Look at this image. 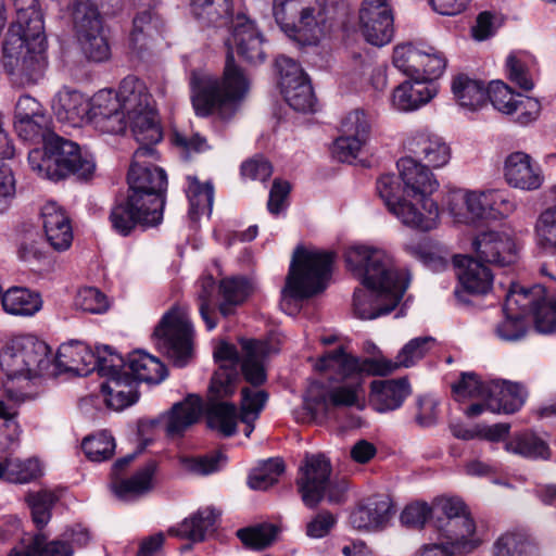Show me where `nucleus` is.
Here are the masks:
<instances>
[{
	"label": "nucleus",
	"mask_w": 556,
	"mask_h": 556,
	"mask_svg": "<svg viewBox=\"0 0 556 556\" xmlns=\"http://www.w3.org/2000/svg\"><path fill=\"white\" fill-rule=\"evenodd\" d=\"M224 15L214 12L216 23H207L215 27L229 26L230 37L227 39L228 53L223 80L206 72L193 71L190 76L191 101L195 114L206 117L217 114L222 119L231 118L238 103L249 90V80L243 70L235 62L232 50L251 64L263 63L266 59L265 39L253 21L244 14L232 16L229 3L223 7Z\"/></svg>",
	"instance_id": "f257e3e1"
},
{
	"label": "nucleus",
	"mask_w": 556,
	"mask_h": 556,
	"mask_svg": "<svg viewBox=\"0 0 556 556\" xmlns=\"http://www.w3.org/2000/svg\"><path fill=\"white\" fill-rule=\"evenodd\" d=\"M344 260L348 269L364 286L354 291L355 315L361 319H374L391 313L409 281L404 273L394 268L392 258L379 248L354 244L345 250Z\"/></svg>",
	"instance_id": "f03ea898"
},
{
	"label": "nucleus",
	"mask_w": 556,
	"mask_h": 556,
	"mask_svg": "<svg viewBox=\"0 0 556 556\" xmlns=\"http://www.w3.org/2000/svg\"><path fill=\"white\" fill-rule=\"evenodd\" d=\"M92 115L96 127L102 132L122 134L129 126L138 148L155 150L154 146L162 140L151 96L146 85L135 76L125 77L116 93L108 90L98 92Z\"/></svg>",
	"instance_id": "7ed1b4c3"
},
{
	"label": "nucleus",
	"mask_w": 556,
	"mask_h": 556,
	"mask_svg": "<svg viewBox=\"0 0 556 556\" xmlns=\"http://www.w3.org/2000/svg\"><path fill=\"white\" fill-rule=\"evenodd\" d=\"M52 353L50 346L34 334H18L9 339L0 350V368L8 381L0 389V419L8 427H16V407L27 395L15 391L11 382L29 381L41 377H52Z\"/></svg>",
	"instance_id": "20e7f679"
},
{
	"label": "nucleus",
	"mask_w": 556,
	"mask_h": 556,
	"mask_svg": "<svg viewBox=\"0 0 556 556\" xmlns=\"http://www.w3.org/2000/svg\"><path fill=\"white\" fill-rule=\"evenodd\" d=\"M43 149L28 153L30 168L41 178L60 180L68 175L89 178L96 168L92 156L83 154L77 143L50 131L42 140Z\"/></svg>",
	"instance_id": "39448f33"
},
{
	"label": "nucleus",
	"mask_w": 556,
	"mask_h": 556,
	"mask_svg": "<svg viewBox=\"0 0 556 556\" xmlns=\"http://www.w3.org/2000/svg\"><path fill=\"white\" fill-rule=\"evenodd\" d=\"M434 339L432 337H418L412 339L399 352L394 362L386 358H357L345 353L343 348L326 353L317 363L320 370L331 369L343 377L366 372L372 376H386L400 367H410L425 357Z\"/></svg>",
	"instance_id": "423d86ee"
},
{
	"label": "nucleus",
	"mask_w": 556,
	"mask_h": 556,
	"mask_svg": "<svg viewBox=\"0 0 556 556\" xmlns=\"http://www.w3.org/2000/svg\"><path fill=\"white\" fill-rule=\"evenodd\" d=\"M3 67L11 83L17 87L38 84L47 68L46 36L7 35L3 43Z\"/></svg>",
	"instance_id": "0eeeda50"
},
{
	"label": "nucleus",
	"mask_w": 556,
	"mask_h": 556,
	"mask_svg": "<svg viewBox=\"0 0 556 556\" xmlns=\"http://www.w3.org/2000/svg\"><path fill=\"white\" fill-rule=\"evenodd\" d=\"M334 254L298 247L292 255L283 294L304 300L321 292L330 277Z\"/></svg>",
	"instance_id": "6e6552de"
},
{
	"label": "nucleus",
	"mask_w": 556,
	"mask_h": 556,
	"mask_svg": "<svg viewBox=\"0 0 556 556\" xmlns=\"http://www.w3.org/2000/svg\"><path fill=\"white\" fill-rule=\"evenodd\" d=\"M156 159V150L138 148L132 156L127 180L128 194L132 201H141L150 207L153 219L163 218L164 194L167 176L163 168L146 163L144 159Z\"/></svg>",
	"instance_id": "1a4fd4ad"
},
{
	"label": "nucleus",
	"mask_w": 556,
	"mask_h": 556,
	"mask_svg": "<svg viewBox=\"0 0 556 556\" xmlns=\"http://www.w3.org/2000/svg\"><path fill=\"white\" fill-rule=\"evenodd\" d=\"M546 294L541 285L525 288L511 283L503 307L504 319L496 326L497 337L504 341H519L525 338L528 326L526 316L532 314L536 327V312L545 311Z\"/></svg>",
	"instance_id": "9d476101"
},
{
	"label": "nucleus",
	"mask_w": 556,
	"mask_h": 556,
	"mask_svg": "<svg viewBox=\"0 0 556 556\" xmlns=\"http://www.w3.org/2000/svg\"><path fill=\"white\" fill-rule=\"evenodd\" d=\"M299 492L307 507L317 506L326 496L330 503H341L348 490L345 479H331V465L323 454L307 455L300 467Z\"/></svg>",
	"instance_id": "9b49d317"
},
{
	"label": "nucleus",
	"mask_w": 556,
	"mask_h": 556,
	"mask_svg": "<svg viewBox=\"0 0 556 556\" xmlns=\"http://www.w3.org/2000/svg\"><path fill=\"white\" fill-rule=\"evenodd\" d=\"M377 192L388 210L404 225L429 231L437 227L439 208L432 200H425L424 212L406 200L407 188L393 174H387L377 180Z\"/></svg>",
	"instance_id": "f8f14e48"
},
{
	"label": "nucleus",
	"mask_w": 556,
	"mask_h": 556,
	"mask_svg": "<svg viewBox=\"0 0 556 556\" xmlns=\"http://www.w3.org/2000/svg\"><path fill=\"white\" fill-rule=\"evenodd\" d=\"M193 330L189 319L177 308L167 312L154 330L157 348L178 367L192 356Z\"/></svg>",
	"instance_id": "ddd939ff"
},
{
	"label": "nucleus",
	"mask_w": 556,
	"mask_h": 556,
	"mask_svg": "<svg viewBox=\"0 0 556 556\" xmlns=\"http://www.w3.org/2000/svg\"><path fill=\"white\" fill-rule=\"evenodd\" d=\"M73 22L84 55L92 62L108 61L111 49L103 31L101 13L87 2H77L74 7Z\"/></svg>",
	"instance_id": "4468645a"
},
{
	"label": "nucleus",
	"mask_w": 556,
	"mask_h": 556,
	"mask_svg": "<svg viewBox=\"0 0 556 556\" xmlns=\"http://www.w3.org/2000/svg\"><path fill=\"white\" fill-rule=\"evenodd\" d=\"M371 121L361 109L349 112L341 122V136L334 141L332 153L340 162H352L369 139Z\"/></svg>",
	"instance_id": "2eb2a0df"
},
{
	"label": "nucleus",
	"mask_w": 556,
	"mask_h": 556,
	"mask_svg": "<svg viewBox=\"0 0 556 556\" xmlns=\"http://www.w3.org/2000/svg\"><path fill=\"white\" fill-rule=\"evenodd\" d=\"M50 126V116L35 98L28 94L18 98L14 112V129L20 138L40 142L52 131Z\"/></svg>",
	"instance_id": "dca6fc26"
},
{
	"label": "nucleus",
	"mask_w": 556,
	"mask_h": 556,
	"mask_svg": "<svg viewBox=\"0 0 556 556\" xmlns=\"http://www.w3.org/2000/svg\"><path fill=\"white\" fill-rule=\"evenodd\" d=\"M304 405L313 419H317L320 415H326L330 406H355L358 409H363L365 404L362 380L359 377H355L331 388L327 393L316 396L309 395L305 400Z\"/></svg>",
	"instance_id": "f3484780"
},
{
	"label": "nucleus",
	"mask_w": 556,
	"mask_h": 556,
	"mask_svg": "<svg viewBox=\"0 0 556 556\" xmlns=\"http://www.w3.org/2000/svg\"><path fill=\"white\" fill-rule=\"evenodd\" d=\"M393 514L390 497L377 494L359 502L350 514L349 521L358 531H379L388 525Z\"/></svg>",
	"instance_id": "a211bd4d"
},
{
	"label": "nucleus",
	"mask_w": 556,
	"mask_h": 556,
	"mask_svg": "<svg viewBox=\"0 0 556 556\" xmlns=\"http://www.w3.org/2000/svg\"><path fill=\"white\" fill-rule=\"evenodd\" d=\"M472 247L481 262L504 267L517 261L515 242L504 232H482L473 240Z\"/></svg>",
	"instance_id": "6ab92c4d"
},
{
	"label": "nucleus",
	"mask_w": 556,
	"mask_h": 556,
	"mask_svg": "<svg viewBox=\"0 0 556 556\" xmlns=\"http://www.w3.org/2000/svg\"><path fill=\"white\" fill-rule=\"evenodd\" d=\"M434 529L438 532V540L443 541L459 555L472 553L481 544V540L476 535V523L470 514L452 521H440V526Z\"/></svg>",
	"instance_id": "aec40b11"
},
{
	"label": "nucleus",
	"mask_w": 556,
	"mask_h": 556,
	"mask_svg": "<svg viewBox=\"0 0 556 556\" xmlns=\"http://www.w3.org/2000/svg\"><path fill=\"white\" fill-rule=\"evenodd\" d=\"M164 24L154 8L150 4L147 9L139 10L132 20V28L129 35V48L141 55L152 49L162 38Z\"/></svg>",
	"instance_id": "412c9836"
},
{
	"label": "nucleus",
	"mask_w": 556,
	"mask_h": 556,
	"mask_svg": "<svg viewBox=\"0 0 556 556\" xmlns=\"http://www.w3.org/2000/svg\"><path fill=\"white\" fill-rule=\"evenodd\" d=\"M163 218L153 219L150 207L141 201H132L128 194L124 200L117 202L110 214V220L115 231L123 236L129 235L136 225L143 227L156 226Z\"/></svg>",
	"instance_id": "4be33fe9"
},
{
	"label": "nucleus",
	"mask_w": 556,
	"mask_h": 556,
	"mask_svg": "<svg viewBox=\"0 0 556 556\" xmlns=\"http://www.w3.org/2000/svg\"><path fill=\"white\" fill-rule=\"evenodd\" d=\"M397 169L402 182L407 188L408 197H419L422 205L425 200H430L428 195L437 190L439 184L428 165L420 164L413 156H406L399 160Z\"/></svg>",
	"instance_id": "5701e85b"
},
{
	"label": "nucleus",
	"mask_w": 556,
	"mask_h": 556,
	"mask_svg": "<svg viewBox=\"0 0 556 556\" xmlns=\"http://www.w3.org/2000/svg\"><path fill=\"white\" fill-rule=\"evenodd\" d=\"M96 97L92 103L77 90L70 88L61 89L52 100V110L56 118L62 123L72 126H79L85 118L94 124L92 109L94 106Z\"/></svg>",
	"instance_id": "b1692460"
},
{
	"label": "nucleus",
	"mask_w": 556,
	"mask_h": 556,
	"mask_svg": "<svg viewBox=\"0 0 556 556\" xmlns=\"http://www.w3.org/2000/svg\"><path fill=\"white\" fill-rule=\"evenodd\" d=\"M504 176L507 184L521 190H536L543 184L540 166L523 152H514L506 157Z\"/></svg>",
	"instance_id": "393cba45"
},
{
	"label": "nucleus",
	"mask_w": 556,
	"mask_h": 556,
	"mask_svg": "<svg viewBox=\"0 0 556 556\" xmlns=\"http://www.w3.org/2000/svg\"><path fill=\"white\" fill-rule=\"evenodd\" d=\"M214 357L223 362L212 377L211 391L218 396H230L239 381V354L235 345L222 343L214 352Z\"/></svg>",
	"instance_id": "a878e982"
},
{
	"label": "nucleus",
	"mask_w": 556,
	"mask_h": 556,
	"mask_svg": "<svg viewBox=\"0 0 556 556\" xmlns=\"http://www.w3.org/2000/svg\"><path fill=\"white\" fill-rule=\"evenodd\" d=\"M52 377L62 372H75L78 376H87L92 372L94 352L86 344L73 341L62 344L54 357Z\"/></svg>",
	"instance_id": "bb28decb"
},
{
	"label": "nucleus",
	"mask_w": 556,
	"mask_h": 556,
	"mask_svg": "<svg viewBox=\"0 0 556 556\" xmlns=\"http://www.w3.org/2000/svg\"><path fill=\"white\" fill-rule=\"evenodd\" d=\"M47 241L58 252L67 250L73 241V229L66 212L55 202H48L41 208Z\"/></svg>",
	"instance_id": "cd10ccee"
},
{
	"label": "nucleus",
	"mask_w": 556,
	"mask_h": 556,
	"mask_svg": "<svg viewBox=\"0 0 556 556\" xmlns=\"http://www.w3.org/2000/svg\"><path fill=\"white\" fill-rule=\"evenodd\" d=\"M527 399L525 387L510 381H492L488 384L486 407L496 414H514Z\"/></svg>",
	"instance_id": "c85d7f7f"
},
{
	"label": "nucleus",
	"mask_w": 556,
	"mask_h": 556,
	"mask_svg": "<svg viewBox=\"0 0 556 556\" xmlns=\"http://www.w3.org/2000/svg\"><path fill=\"white\" fill-rule=\"evenodd\" d=\"M203 403L198 395H188L184 401L175 403L165 416V431L172 438H181L203 413Z\"/></svg>",
	"instance_id": "c756f323"
},
{
	"label": "nucleus",
	"mask_w": 556,
	"mask_h": 556,
	"mask_svg": "<svg viewBox=\"0 0 556 556\" xmlns=\"http://www.w3.org/2000/svg\"><path fill=\"white\" fill-rule=\"evenodd\" d=\"M407 149L417 161H424L433 168L446 165L451 159V149L443 139L426 131L416 132L408 140Z\"/></svg>",
	"instance_id": "7c9ffc66"
},
{
	"label": "nucleus",
	"mask_w": 556,
	"mask_h": 556,
	"mask_svg": "<svg viewBox=\"0 0 556 556\" xmlns=\"http://www.w3.org/2000/svg\"><path fill=\"white\" fill-rule=\"evenodd\" d=\"M456 275L465 291L471 294H485L492 287L493 275L480 260L465 255L454 256Z\"/></svg>",
	"instance_id": "2f4dec72"
},
{
	"label": "nucleus",
	"mask_w": 556,
	"mask_h": 556,
	"mask_svg": "<svg viewBox=\"0 0 556 556\" xmlns=\"http://www.w3.org/2000/svg\"><path fill=\"white\" fill-rule=\"evenodd\" d=\"M241 370L247 382L253 387L262 386L266 381L264 359L271 353L270 344L266 341L242 339Z\"/></svg>",
	"instance_id": "473e14b6"
},
{
	"label": "nucleus",
	"mask_w": 556,
	"mask_h": 556,
	"mask_svg": "<svg viewBox=\"0 0 556 556\" xmlns=\"http://www.w3.org/2000/svg\"><path fill=\"white\" fill-rule=\"evenodd\" d=\"M437 94L433 83L412 78L399 85L392 93V104L402 112L418 110Z\"/></svg>",
	"instance_id": "72a5a7b5"
},
{
	"label": "nucleus",
	"mask_w": 556,
	"mask_h": 556,
	"mask_svg": "<svg viewBox=\"0 0 556 556\" xmlns=\"http://www.w3.org/2000/svg\"><path fill=\"white\" fill-rule=\"evenodd\" d=\"M410 387L405 378L375 380L371 382L370 403L377 412L397 409L409 395Z\"/></svg>",
	"instance_id": "f704fd0d"
},
{
	"label": "nucleus",
	"mask_w": 556,
	"mask_h": 556,
	"mask_svg": "<svg viewBox=\"0 0 556 556\" xmlns=\"http://www.w3.org/2000/svg\"><path fill=\"white\" fill-rule=\"evenodd\" d=\"M156 469V462L150 460L131 477L116 479L112 483L114 494L124 502H132L148 494L154 488L153 479Z\"/></svg>",
	"instance_id": "c9c22d12"
},
{
	"label": "nucleus",
	"mask_w": 556,
	"mask_h": 556,
	"mask_svg": "<svg viewBox=\"0 0 556 556\" xmlns=\"http://www.w3.org/2000/svg\"><path fill=\"white\" fill-rule=\"evenodd\" d=\"M101 391L106 405L115 410H123L135 404L139 397L137 383L127 371L106 379L101 384Z\"/></svg>",
	"instance_id": "e433bc0d"
},
{
	"label": "nucleus",
	"mask_w": 556,
	"mask_h": 556,
	"mask_svg": "<svg viewBox=\"0 0 556 556\" xmlns=\"http://www.w3.org/2000/svg\"><path fill=\"white\" fill-rule=\"evenodd\" d=\"M210 390L208 402L205 407L206 422L211 429L217 430L224 437H231L237 432L239 414L236 405L230 402H223Z\"/></svg>",
	"instance_id": "4c0bfd02"
},
{
	"label": "nucleus",
	"mask_w": 556,
	"mask_h": 556,
	"mask_svg": "<svg viewBox=\"0 0 556 556\" xmlns=\"http://www.w3.org/2000/svg\"><path fill=\"white\" fill-rule=\"evenodd\" d=\"M218 514L210 507L201 508L176 527L168 529V534L192 542H201L208 532L214 531Z\"/></svg>",
	"instance_id": "58836bf2"
},
{
	"label": "nucleus",
	"mask_w": 556,
	"mask_h": 556,
	"mask_svg": "<svg viewBox=\"0 0 556 556\" xmlns=\"http://www.w3.org/2000/svg\"><path fill=\"white\" fill-rule=\"evenodd\" d=\"M126 368L136 383L140 381L157 384L167 376L166 367L161 361L141 350L128 355Z\"/></svg>",
	"instance_id": "ea45409f"
},
{
	"label": "nucleus",
	"mask_w": 556,
	"mask_h": 556,
	"mask_svg": "<svg viewBox=\"0 0 556 556\" xmlns=\"http://www.w3.org/2000/svg\"><path fill=\"white\" fill-rule=\"evenodd\" d=\"M13 7L16 17L8 34L16 33L20 36L45 34L43 16L37 0H14Z\"/></svg>",
	"instance_id": "a19ab883"
},
{
	"label": "nucleus",
	"mask_w": 556,
	"mask_h": 556,
	"mask_svg": "<svg viewBox=\"0 0 556 556\" xmlns=\"http://www.w3.org/2000/svg\"><path fill=\"white\" fill-rule=\"evenodd\" d=\"M3 309L11 315L31 316L37 313L42 305L38 293L27 288L13 287L3 293Z\"/></svg>",
	"instance_id": "79ce46f5"
},
{
	"label": "nucleus",
	"mask_w": 556,
	"mask_h": 556,
	"mask_svg": "<svg viewBox=\"0 0 556 556\" xmlns=\"http://www.w3.org/2000/svg\"><path fill=\"white\" fill-rule=\"evenodd\" d=\"M493 556H539V547L527 533L506 532L494 542Z\"/></svg>",
	"instance_id": "37998d69"
},
{
	"label": "nucleus",
	"mask_w": 556,
	"mask_h": 556,
	"mask_svg": "<svg viewBox=\"0 0 556 556\" xmlns=\"http://www.w3.org/2000/svg\"><path fill=\"white\" fill-rule=\"evenodd\" d=\"M452 90L460 106L475 111L486 102L488 88L480 80L458 75L453 79Z\"/></svg>",
	"instance_id": "c03bdc74"
},
{
	"label": "nucleus",
	"mask_w": 556,
	"mask_h": 556,
	"mask_svg": "<svg viewBox=\"0 0 556 556\" xmlns=\"http://www.w3.org/2000/svg\"><path fill=\"white\" fill-rule=\"evenodd\" d=\"M508 453L531 459H548L549 448L545 440L531 431L515 433L506 443Z\"/></svg>",
	"instance_id": "a18cd8bd"
},
{
	"label": "nucleus",
	"mask_w": 556,
	"mask_h": 556,
	"mask_svg": "<svg viewBox=\"0 0 556 556\" xmlns=\"http://www.w3.org/2000/svg\"><path fill=\"white\" fill-rule=\"evenodd\" d=\"M186 195L189 201V216L192 220H198L200 216L212 213L214 189L212 184H202L194 176L187 177Z\"/></svg>",
	"instance_id": "49530a36"
},
{
	"label": "nucleus",
	"mask_w": 556,
	"mask_h": 556,
	"mask_svg": "<svg viewBox=\"0 0 556 556\" xmlns=\"http://www.w3.org/2000/svg\"><path fill=\"white\" fill-rule=\"evenodd\" d=\"M326 9L321 3L316 5H303L300 3L299 13L295 21L293 36L303 34L312 39H317L323 33V26L326 23Z\"/></svg>",
	"instance_id": "de8ad7c7"
},
{
	"label": "nucleus",
	"mask_w": 556,
	"mask_h": 556,
	"mask_svg": "<svg viewBox=\"0 0 556 556\" xmlns=\"http://www.w3.org/2000/svg\"><path fill=\"white\" fill-rule=\"evenodd\" d=\"M268 400L264 390L244 387L241 390V413L239 419L245 425L244 434L250 437L254 430V421L258 418Z\"/></svg>",
	"instance_id": "09e8293b"
},
{
	"label": "nucleus",
	"mask_w": 556,
	"mask_h": 556,
	"mask_svg": "<svg viewBox=\"0 0 556 556\" xmlns=\"http://www.w3.org/2000/svg\"><path fill=\"white\" fill-rule=\"evenodd\" d=\"M424 43L405 42L397 45L393 51V64L410 78H420Z\"/></svg>",
	"instance_id": "8fccbe9b"
},
{
	"label": "nucleus",
	"mask_w": 556,
	"mask_h": 556,
	"mask_svg": "<svg viewBox=\"0 0 556 556\" xmlns=\"http://www.w3.org/2000/svg\"><path fill=\"white\" fill-rule=\"evenodd\" d=\"M250 290V283L243 277L223 279L219 285V291L224 298L218 306L220 314L224 316L232 314V307L242 303L249 295Z\"/></svg>",
	"instance_id": "3c124183"
},
{
	"label": "nucleus",
	"mask_w": 556,
	"mask_h": 556,
	"mask_svg": "<svg viewBox=\"0 0 556 556\" xmlns=\"http://www.w3.org/2000/svg\"><path fill=\"white\" fill-rule=\"evenodd\" d=\"M287 103L299 112L313 111L315 105V96L308 77L296 80V83H285V88L281 89Z\"/></svg>",
	"instance_id": "603ef678"
},
{
	"label": "nucleus",
	"mask_w": 556,
	"mask_h": 556,
	"mask_svg": "<svg viewBox=\"0 0 556 556\" xmlns=\"http://www.w3.org/2000/svg\"><path fill=\"white\" fill-rule=\"evenodd\" d=\"M394 16L382 18L359 20L358 27L364 39L376 47L389 43L394 35Z\"/></svg>",
	"instance_id": "864d4df0"
},
{
	"label": "nucleus",
	"mask_w": 556,
	"mask_h": 556,
	"mask_svg": "<svg viewBox=\"0 0 556 556\" xmlns=\"http://www.w3.org/2000/svg\"><path fill=\"white\" fill-rule=\"evenodd\" d=\"M283 471V462L280 458H270L251 471L248 484L253 490L265 491L278 482Z\"/></svg>",
	"instance_id": "5fc2aeb1"
},
{
	"label": "nucleus",
	"mask_w": 556,
	"mask_h": 556,
	"mask_svg": "<svg viewBox=\"0 0 556 556\" xmlns=\"http://www.w3.org/2000/svg\"><path fill=\"white\" fill-rule=\"evenodd\" d=\"M215 280L212 276H203L199 280L197 301L199 305L200 315L208 330L214 329L217 325V321L215 319Z\"/></svg>",
	"instance_id": "6e6d98bb"
},
{
	"label": "nucleus",
	"mask_w": 556,
	"mask_h": 556,
	"mask_svg": "<svg viewBox=\"0 0 556 556\" xmlns=\"http://www.w3.org/2000/svg\"><path fill=\"white\" fill-rule=\"evenodd\" d=\"M94 352V363H92V371L97 370L100 376L110 379L126 371V361L111 346H98Z\"/></svg>",
	"instance_id": "4d7b16f0"
},
{
	"label": "nucleus",
	"mask_w": 556,
	"mask_h": 556,
	"mask_svg": "<svg viewBox=\"0 0 556 556\" xmlns=\"http://www.w3.org/2000/svg\"><path fill=\"white\" fill-rule=\"evenodd\" d=\"M58 501L56 495L47 490L28 493L26 502L31 510L33 520L38 529H42L51 518V508Z\"/></svg>",
	"instance_id": "13d9d810"
},
{
	"label": "nucleus",
	"mask_w": 556,
	"mask_h": 556,
	"mask_svg": "<svg viewBox=\"0 0 556 556\" xmlns=\"http://www.w3.org/2000/svg\"><path fill=\"white\" fill-rule=\"evenodd\" d=\"M470 514L467 505L459 497H438L432 503V525L440 526V521H452L463 515Z\"/></svg>",
	"instance_id": "bf43d9fd"
},
{
	"label": "nucleus",
	"mask_w": 556,
	"mask_h": 556,
	"mask_svg": "<svg viewBox=\"0 0 556 556\" xmlns=\"http://www.w3.org/2000/svg\"><path fill=\"white\" fill-rule=\"evenodd\" d=\"M7 481L12 483H27L41 473L39 462L34 458L7 457Z\"/></svg>",
	"instance_id": "052dcab7"
},
{
	"label": "nucleus",
	"mask_w": 556,
	"mask_h": 556,
	"mask_svg": "<svg viewBox=\"0 0 556 556\" xmlns=\"http://www.w3.org/2000/svg\"><path fill=\"white\" fill-rule=\"evenodd\" d=\"M83 451L92 462H102L109 459L115 451L114 438L103 431L96 435L84 439L81 443Z\"/></svg>",
	"instance_id": "680f3d73"
},
{
	"label": "nucleus",
	"mask_w": 556,
	"mask_h": 556,
	"mask_svg": "<svg viewBox=\"0 0 556 556\" xmlns=\"http://www.w3.org/2000/svg\"><path fill=\"white\" fill-rule=\"evenodd\" d=\"M420 71V80L432 83L439 78L445 71L447 60L445 55L431 46H422V62Z\"/></svg>",
	"instance_id": "e2e57ef3"
},
{
	"label": "nucleus",
	"mask_w": 556,
	"mask_h": 556,
	"mask_svg": "<svg viewBox=\"0 0 556 556\" xmlns=\"http://www.w3.org/2000/svg\"><path fill=\"white\" fill-rule=\"evenodd\" d=\"M539 244L545 250L556 253V207L545 210L535 225Z\"/></svg>",
	"instance_id": "0e129e2a"
},
{
	"label": "nucleus",
	"mask_w": 556,
	"mask_h": 556,
	"mask_svg": "<svg viewBox=\"0 0 556 556\" xmlns=\"http://www.w3.org/2000/svg\"><path fill=\"white\" fill-rule=\"evenodd\" d=\"M302 0H273V15L288 36H293L299 7Z\"/></svg>",
	"instance_id": "69168bd1"
},
{
	"label": "nucleus",
	"mask_w": 556,
	"mask_h": 556,
	"mask_svg": "<svg viewBox=\"0 0 556 556\" xmlns=\"http://www.w3.org/2000/svg\"><path fill=\"white\" fill-rule=\"evenodd\" d=\"M520 98V94H515L503 81H492L488 87L486 99L491 101L497 111L504 114H511L514 105Z\"/></svg>",
	"instance_id": "338daca9"
},
{
	"label": "nucleus",
	"mask_w": 556,
	"mask_h": 556,
	"mask_svg": "<svg viewBox=\"0 0 556 556\" xmlns=\"http://www.w3.org/2000/svg\"><path fill=\"white\" fill-rule=\"evenodd\" d=\"M440 401L432 395H420L416 399L414 421L420 428L434 427L439 421Z\"/></svg>",
	"instance_id": "774afa93"
}]
</instances>
